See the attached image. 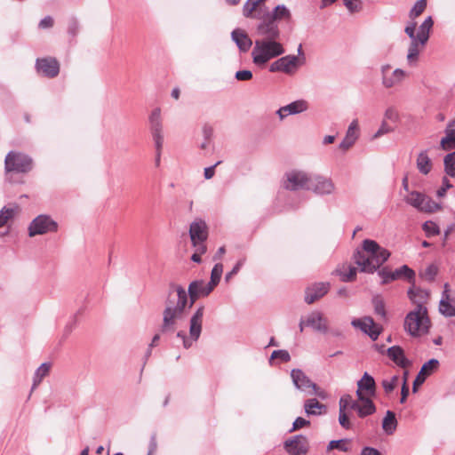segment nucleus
Segmentation results:
<instances>
[{
    "label": "nucleus",
    "mask_w": 455,
    "mask_h": 455,
    "mask_svg": "<svg viewBox=\"0 0 455 455\" xmlns=\"http://www.w3.org/2000/svg\"><path fill=\"white\" fill-rule=\"evenodd\" d=\"M214 288L203 280H196L189 283L188 291L180 284L170 283L165 307L163 312V323L160 327L162 333H172L177 323L184 318L187 308L192 307L201 297H207Z\"/></svg>",
    "instance_id": "1"
},
{
    "label": "nucleus",
    "mask_w": 455,
    "mask_h": 455,
    "mask_svg": "<svg viewBox=\"0 0 455 455\" xmlns=\"http://www.w3.org/2000/svg\"><path fill=\"white\" fill-rule=\"evenodd\" d=\"M390 257V252L371 239L363 242V251L354 252V261L360 267L361 272L373 274Z\"/></svg>",
    "instance_id": "2"
},
{
    "label": "nucleus",
    "mask_w": 455,
    "mask_h": 455,
    "mask_svg": "<svg viewBox=\"0 0 455 455\" xmlns=\"http://www.w3.org/2000/svg\"><path fill=\"white\" fill-rule=\"evenodd\" d=\"M430 327L431 321L427 308L425 306L419 305L405 315L404 331L413 338H419L427 334Z\"/></svg>",
    "instance_id": "3"
},
{
    "label": "nucleus",
    "mask_w": 455,
    "mask_h": 455,
    "mask_svg": "<svg viewBox=\"0 0 455 455\" xmlns=\"http://www.w3.org/2000/svg\"><path fill=\"white\" fill-rule=\"evenodd\" d=\"M284 52L283 45L276 40L257 39L251 51V58L256 66L262 67Z\"/></svg>",
    "instance_id": "4"
},
{
    "label": "nucleus",
    "mask_w": 455,
    "mask_h": 455,
    "mask_svg": "<svg viewBox=\"0 0 455 455\" xmlns=\"http://www.w3.org/2000/svg\"><path fill=\"white\" fill-rule=\"evenodd\" d=\"M204 315V307L200 306L191 315L189 320V337L187 336L184 331L177 332V338L181 339L184 348H190L193 342L199 339L203 329Z\"/></svg>",
    "instance_id": "5"
},
{
    "label": "nucleus",
    "mask_w": 455,
    "mask_h": 455,
    "mask_svg": "<svg viewBox=\"0 0 455 455\" xmlns=\"http://www.w3.org/2000/svg\"><path fill=\"white\" fill-rule=\"evenodd\" d=\"M33 169V159L24 153L10 151L4 159L6 172L27 173Z\"/></svg>",
    "instance_id": "6"
},
{
    "label": "nucleus",
    "mask_w": 455,
    "mask_h": 455,
    "mask_svg": "<svg viewBox=\"0 0 455 455\" xmlns=\"http://www.w3.org/2000/svg\"><path fill=\"white\" fill-rule=\"evenodd\" d=\"M403 200L407 204L421 212L432 213L441 208L440 204L431 197L416 190L409 192L403 197Z\"/></svg>",
    "instance_id": "7"
},
{
    "label": "nucleus",
    "mask_w": 455,
    "mask_h": 455,
    "mask_svg": "<svg viewBox=\"0 0 455 455\" xmlns=\"http://www.w3.org/2000/svg\"><path fill=\"white\" fill-rule=\"evenodd\" d=\"M309 184L310 175L306 172L299 170L286 172L282 180L283 188L290 191L307 190Z\"/></svg>",
    "instance_id": "8"
},
{
    "label": "nucleus",
    "mask_w": 455,
    "mask_h": 455,
    "mask_svg": "<svg viewBox=\"0 0 455 455\" xmlns=\"http://www.w3.org/2000/svg\"><path fill=\"white\" fill-rule=\"evenodd\" d=\"M59 229V224L48 214L36 216L28 226V235L34 237L38 235L55 233Z\"/></svg>",
    "instance_id": "9"
},
{
    "label": "nucleus",
    "mask_w": 455,
    "mask_h": 455,
    "mask_svg": "<svg viewBox=\"0 0 455 455\" xmlns=\"http://www.w3.org/2000/svg\"><path fill=\"white\" fill-rule=\"evenodd\" d=\"M189 236L193 247H198L201 252H206L205 242L208 238V227L204 220L196 219L190 224Z\"/></svg>",
    "instance_id": "10"
},
{
    "label": "nucleus",
    "mask_w": 455,
    "mask_h": 455,
    "mask_svg": "<svg viewBox=\"0 0 455 455\" xmlns=\"http://www.w3.org/2000/svg\"><path fill=\"white\" fill-rule=\"evenodd\" d=\"M378 275L382 278L381 284H387L390 282L398 279L406 280L409 283H414V278L416 276L415 271L407 265H403L394 271L390 270L387 267H385L378 271Z\"/></svg>",
    "instance_id": "11"
},
{
    "label": "nucleus",
    "mask_w": 455,
    "mask_h": 455,
    "mask_svg": "<svg viewBox=\"0 0 455 455\" xmlns=\"http://www.w3.org/2000/svg\"><path fill=\"white\" fill-rule=\"evenodd\" d=\"M148 122L156 151L162 152L164 146V133L161 109L159 108H155L151 112L148 117Z\"/></svg>",
    "instance_id": "12"
},
{
    "label": "nucleus",
    "mask_w": 455,
    "mask_h": 455,
    "mask_svg": "<svg viewBox=\"0 0 455 455\" xmlns=\"http://www.w3.org/2000/svg\"><path fill=\"white\" fill-rule=\"evenodd\" d=\"M301 65L302 62H300L299 57L295 55H285L271 63L269 66V71L272 73L283 72L291 76L295 74Z\"/></svg>",
    "instance_id": "13"
},
{
    "label": "nucleus",
    "mask_w": 455,
    "mask_h": 455,
    "mask_svg": "<svg viewBox=\"0 0 455 455\" xmlns=\"http://www.w3.org/2000/svg\"><path fill=\"white\" fill-rule=\"evenodd\" d=\"M307 190L321 196L331 195L335 190V185L330 178L322 175H310Z\"/></svg>",
    "instance_id": "14"
},
{
    "label": "nucleus",
    "mask_w": 455,
    "mask_h": 455,
    "mask_svg": "<svg viewBox=\"0 0 455 455\" xmlns=\"http://www.w3.org/2000/svg\"><path fill=\"white\" fill-rule=\"evenodd\" d=\"M284 449L290 455H306L308 451V440L302 435H296L284 442Z\"/></svg>",
    "instance_id": "15"
},
{
    "label": "nucleus",
    "mask_w": 455,
    "mask_h": 455,
    "mask_svg": "<svg viewBox=\"0 0 455 455\" xmlns=\"http://www.w3.org/2000/svg\"><path fill=\"white\" fill-rule=\"evenodd\" d=\"M257 33L263 37L262 39L277 41L280 36L278 24L266 15L257 26Z\"/></svg>",
    "instance_id": "16"
},
{
    "label": "nucleus",
    "mask_w": 455,
    "mask_h": 455,
    "mask_svg": "<svg viewBox=\"0 0 455 455\" xmlns=\"http://www.w3.org/2000/svg\"><path fill=\"white\" fill-rule=\"evenodd\" d=\"M36 69L42 76L53 78L59 75L60 64L54 58H42L36 61Z\"/></svg>",
    "instance_id": "17"
},
{
    "label": "nucleus",
    "mask_w": 455,
    "mask_h": 455,
    "mask_svg": "<svg viewBox=\"0 0 455 455\" xmlns=\"http://www.w3.org/2000/svg\"><path fill=\"white\" fill-rule=\"evenodd\" d=\"M439 312L445 317L455 316V297L450 295V285L444 283L441 299L439 301Z\"/></svg>",
    "instance_id": "18"
},
{
    "label": "nucleus",
    "mask_w": 455,
    "mask_h": 455,
    "mask_svg": "<svg viewBox=\"0 0 455 455\" xmlns=\"http://www.w3.org/2000/svg\"><path fill=\"white\" fill-rule=\"evenodd\" d=\"M291 378L295 387L300 391L305 392L307 388H312L313 391L316 392V389H318V386L300 369H292Z\"/></svg>",
    "instance_id": "19"
},
{
    "label": "nucleus",
    "mask_w": 455,
    "mask_h": 455,
    "mask_svg": "<svg viewBox=\"0 0 455 455\" xmlns=\"http://www.w3.org/2000/svg\"><path fill=\"white\" fill-rule=\"evenodd\" d=\"M330 289V283L321 282L313 283L305 291V301L307 304H313L315 300L323 297Z\"/></svg>",
    "instance_id": "20"
},
{
    "label": "nucleus",
    "mask_w": 455,
    "mask_h": 455,
    "mask_svg": "<svg viewBox=\"0 0 455 455\" xmlns=\"http://www.w3.org/2000/svg\"><path fill=\"white\" fill-rule=\"evenodd\" d=\"M306 326L322 333L328 332L327 321L320 311H313L307 315Z\"/></svg>",
    "instance_id": "21"
},
{
    "label": "nucleus",
    "mask_w": 455,
    "mask_h": 455,
    "mask_svg": "<svg viewBox=\"0 0 455 455\" xmlns=\"http://www.w3.org/2000/svg\"><path fill=\"white\" fill-rule=\"evenodd\" d=\"M359 137L358 121L353 120L347 130L346 135L342 141L339 143V148L347 151L356 142Z\"/></svg>",
    "instance_id": "22"
},
{
    "label": "nucleus",
    "mask_w": 455,
    "mask_h": 455,
    "mask_svg": "<svg viewBox=\"0 0 455 455\" xmlns=\"http://www.w3.org/2000/svg\"><path fill=\"white\" fill-rule=\"evenodd\" d=\"M356 396L359 402L362 403H358L357 407V414L360 418H365L367 416L372 415L376 412V406L370 397H367L361 391H356Z\"/></svg>",
    "instance_id": "23"
},
{
    "label": "nucleus",
    "mask_w": 455,
    "mask_h": 455,
    "mask_svg": "<svg viewBox=\"0 0 455 455\" xmlns=\"http://www.w3.org/2000/svg\"><path fill=\"white\" fill-rule=\"evenodd\" d=\"M307 109V102L304 100H295L286 106L281 107L276 114L280 119H283L290 115H296L302 113Z\"/></svg>",
    "instance_id": "24"
},
{
    "label": "nucleus",
    "mask_w": 455,
    "mask_h": 455,
    "mask_svg": "<svg viewBox=\"0 0 455 455\" xmlns=\"http://www.w3.org/2000/svg\"><path fill=\"white\" fill-rule=\"evenodd\" d=\"M411 287H410L407 291L408 298L411 301L418 307L419 305L424 306V303L429 298V291L419 287H416L415 282L410 283Z\"/></svg>",
    "instance_id": "25"
},
{
    "label": "nucleus",
    "mask_w": 455,
    "mask_h": 455,
    "mask_svg": "<svg viewBox=\"0 0 455 455\" xmlns=\"http://www.w3.org/2000/svg\"><path fill=\"white\" fill-rule=\"evenodd\" d=\"M387 355L399 367L406 368L410 365L409 360L404 355L403 349L399 346L388 347Z\"/></svg>",
    "instance_id": "26"
},
{
    "label": "nucleus",
    "mask_w": 455,
    "mask_h": 455,
    "mask_svg": "<svg viewBox=\"0 0 455 455\" xmlns=\"http://www.w3.org/2000/svg\"><path fill=\"white\" fill-rule=\"evenodd\" d=\"M407 76V73L402 68H395L392 73L387 75L381 79L382 85L390 89L401 84Z\"/></svg>",
    "instance_id": "27"
},
{
    "label": "nucleus",
    "mask_w": 455,
    "mask_h": 455,
    "mask_svg": "<svg viewBox=\"0 0 455 455\" xmlns=\"http://www.w3.org/2000/svg\"><path fill=\"white\" fill-rule=\"evenodd\" d=\"M231 37L241 52H247L252 45L251 39L241 29H234L231 33Z\"/></svg>",
    "instance_id": "28"
},
{
    "label": "nucleus",
    "mask_w": 455,
    "mask_h": 455,
    "mask_svg": "<svg viewBox=\"0 0 455 455\" xmlns=\"http://www.w3.org/2000/svg\"><path fill=\"white\" fill-rule=\"evenodd\" d=\"M439 366V361L437 359L432 358L426 362L420 368V371L416 376V382L419 384H423L427 378L430 376L435 371L437 370Z\"/></svg>",
    "instance_id": "29"
},
{
    "label": "nucleus",
    "mask_w": 455,
    "mask_h": 455,
    "mask_svg": "<svg viewBox=\"0 0 455 455\" xmlns=\"http://www.w3.org/2000/svg\"><path fill=\"white\" fill-rule=\"evenodd\" d=\"M445 134L441 140L440 147L443 150H451L455 148V118L447 124Z\"/></svg>",
    "instance_id": "30"
},
{
    "label": "nucleus",
    "mask_w": 455,
    "mask_h": 455,
    "mask_svg": "<svg viewBox=\"0 0 455 455\" xmlns=\"http://www.w3.org/2000/svg\"><path fill=\"white\" fill-rule=\"evenodd\" d=\"M304 409L307 416H319L326 413L327 407L317 399L310 398L305 401Z\"/></svg>",
    "instance_id": "31"
},
{
    "label": "nucleus",
    "mask_w": 455,
    "mask_h": 455,
    "mask_svg": "<svg viewBox=\"0 0 455 455\" xmlns=\"http://www.w3.org/2000/svg\"><path fill=\"white\" fill-rule=\"evenodd\" d=\"M416 165L419 172L423 175H427L431 172L433 164L427 155V150H422L419 153L416 160Z\"/></svg>",
    "instance_id": "32"
},
{
    "label": "nucleus",
    "mask_w": 455,
    "mask_h": 455,
    "mask_svg": "<svg viewBox=\"0 0 455 455\" xmlns=\"http://www.w3.org/2000/svg\"><path fill=\"white\" fill-rule=\"evenodd\" d=\"M266 16L277 23L280 20H290L291 13L284 4H278L272 12L267 13Z\"/></svg>",
    "instance_id": "33"
},
{
    "label": "nucleus",
    "mask_w": 455,
    "mask_h": 455,
    "mask_svg": "<svg viewBox=\"0 0 455 455\" xmlns=\"http://www.w3.org/2000/svg\"><path fill=\"white\" fill-rule=\"evenodd\" d=\"M357 390L363 392V390L368 392L370 395H374L376 390V384L373 377L367 372H364L363 376L357 382Z\"/></svg>",
    "instance_id": "34"
},
{
    "label": "nucleus",
    "mask_w": 455,
    "mask_h": 455,
    "mask_svg": "<svg viewBox=\"0 0 455 455\" xmlns=\"http://www.w3.org/2000/svg\"><path fill=\"white\" fill-rule=\"evenodd\" d=\"M434 25V20L431 16H428L421 23L419 28L418 36L420 45H425L429 38V32Z\"/></svg>",
    "instance_id": "35"
},
{
    "label": "nucleus",
    "mask_w": 455,
    "mask_h": 455,
    "mask_svg": "<svg viewBox=\"0 0 455 455\" xmlns=\"http://www.w3.org/2000/svg\"><path fill=\"white\" fill-rule=\"evenodd\" d=\"M397 427L395 414L392 411H387L382 420V428L387 435H393Z\"/></svg>",
    "instance_id": "36"
},
{
    "label": "nucleus",
    "mask_w": 455,
    "mask_h": 455,
    "mask_svg": "<svg viewBox=\"0 0 455 455\" xmlns=\"http://www.w3.org/2000/svg\"><path fill=\"white\" fill-rule=\"evenodd\" d=\"M50 369V363H44L36 369L33 377L32 390L35 389L41 383L42 379L49 374Z\"/></svg>",
    "instance_id": "37"
},
{
    "label": "nucleus",
    "mask_w": 455,
    "mask_h": 455,
    "mask_svg": "<svg viewBox=\"0 0 455 455\" xmlns=\"http://www.w3.org/2000/svg\"><path fill=\"white\" fill-rule=\"evenodd\" d=\"M419 44H420L419 42H414V43L410 44L407 57H406L408 64L410 66H414L418 61L419 52H420Z\"/></svg>",
    "instance_id": "38"
},
{
    "label": "nucleus",
    "mask_w": 455,
    "mask_h": 455,
    "mask_svg": "<svg viewBox=\"0 0 455 455\" xmlns=\"http://www.w3.org/2000/svg\"><path fill=\"white\" fill-rule=\"evenodd\" d=\"M370 324H373V318L371 316H363L362 318H355L351 321V325L354 328L359 329L362 332L365 333Z\"/></svg>",
    "instance_id": "39"
},
{
    "label": "nucleus",
    "mask_w": 455,
    "mask_h": 455,
    "mask_svg": "<svg viewBox=\"0 0 455 455\" xmlns=\"http://www.w3.org/2000/svg\"><path fill=\"white\" fill-rule=\"evenodd\" d=\"M444 172L450 177H455V151L445 156Z\"/></svg>",
    "instance_id": "40"
},
{
    "label": "nucleus",
    "mask_w": 455,
    "mask_h": 455,
    "mask_svg": "<svg viewBox=\"0 0 455 455\" xmlns=\"http://www.w3.org/2000/svg\"><path fill=\"white\" fill-rule=\"evenodd\" d=\"M358 402L353 400L351 395H345L340 397L339 401V409H343L346 411L347 409L356 411L358 407Z\"/></svg>",
    "instance_id": "41"
},
{
    "label": "nucleus",
    "mask_w": 455,
    "mask_h": 455,
    "mask_svg": "<svg viewBox=\"0 0 455 455\" xmlns=\"http://www.w3.org/2000/svg\"><path fill=\"white\" fill-rule=\"evenodd\" d=\"M15 208L3 207L0 211V228L8 223L9 220H12L15 216Z\"/></svg>",
    "instance_id": "42"
},
{
    "label": "nucleus",
    "mask_w": 455,
    "mask_h": 455,
    "mask_svg": "<svg viewBox=\"0 0 455 455\" xmlns=\"http://www.w3.org/2000/svg\"><path fill=\"white\" fill-rule=\"evenodd\" d=\"M371 302L374 307L375 314L385 319L387 316V312L385 308V303L382 298L380 296H374L372 298Z\"/></svg>",
    "instance_id": "43"
},
{
    "label": "nucleus",
    "mask_w": 455,
    "mask_h": 455,
    "mask_svg": "<svg viewBox=\"0 0 455 455\" xmlns=\"http://www.w3.org/2000/svg\"><path fill=\"white\" fill-rule=\"evenodd\" d=\"M223 273V265L221 263H216L212 267L211 273V280L209 283L214 288L220 281Z\"/></svg>",
    "instance_id": "44"
},
{
    "label": "nucleus",
    "mask_w": 455,
    "mask_h": 455,
    "mask_svg": "<svg viewBox=\"0 0 455 455\" xmlns=\"http://www.w3.org/2000/svg\"><path fill=\"white\" fill-rule=\"evenodd\" d=\"M427 7V0H418L409 12V17L411 20L419 17Z\"/></svg>",
    "instance_id": "45"
},
{
    "label": "nucleus",
    "mask_w": 455,
    "mask_h": 455,
    "mask_svg": "<svg viewBox=\"0 0 455 455\" xmlns=\"http://www.w3.org/2000/svg\"><path fill=\"white\" fill-rule=\"evenodd\" d=\"M347 439H339V440H332L329 443L327 446V450H334L337 449L340 451H347L349 447L347 445Z\"/></svg>",
    "instance_id": "46"
},
{
    "label": "nucleus",
    "mask_w": 455,
    "mask_h": 455,
    "mask_svg": "<svg viewBox=\"0 0 455 455\" xmlns=\"http://www.w3.org/2000/svg\"><path fill=\"white\" fill-rule=\"evenodd\" d=\"M438 273V268L435 265H429L420 273V276L428 282H433Z\"/></svg>",
    "instance_id": "47"
},
{
    "label": "nucleus",
    "mask_w": 455,
    "mask_h": 455,
    "mask_svg": "<svg viewBox=\"0 0 455 455\" xmlns=\"http://www.w3.org/2000/svg\"><path fill=\"white\" fill-rule=\"evenodd\" d=\"M382 326L375 323V322L373 321V324L369 325L364 334L368 335L371 340L375 341L378 339L379 336L382 332Z\"/></svg>",
    "instance_id": "48"
},
{
    "label": "nucleus",
    "mask_w": 455,
    "mask_h": 455,
    "mask_svg": "<svg viewBox=\"0 0 455 455\" xmlns=\"http://www.w3.org/2000/svg\"><path fill=\"white\" fill-rule=\"evenodd\" d=\"M422 228L427 236H434L440 233L437 224L430 220L426 221Z\"/></svg>",
    "instance_id": "49"
},
{
    "label": "nucleus",
    "mask_w": 455,
    "mask_h": 455,
    "mask_svg": "<svg viewBox=\"0 0 455 455\" xmlns=\"http://www.w3.org/2000/svg\"><path fill=\"white\" fill-rule=\"evenodd\" d=\"M275 358H279L282 362L287 363L291 360V355L287 350L279 349L272 352L270 362Z\"/></svg>",
    "instance_id": "50"
},
{
    "label": "nucleus",
    "mask_w": 455,
    "mask_h": 455,
    "mask_svg": "<svg viewBox=\"0 0 455 455\" xmlns=\"http://www.w3.org/2000/svg\"><path fill=\"white\" fill-rule=\"evenodd\" d=\"M398 379H399V378L396 375L393 376L390 379H384L382 381V387H383L385 392L386 393L392 392L395 388Z\"/></svg>",
    "instance_id": "51"
},
{
    "label": "nucleus",
    "mask_w": 455,
    "mask_h": 455,
    "mask_svg": "<svg viewBox=\"0 0 455 455\" xmlns=\"http://www.w3.org/2000/svg\"><path fill=\"white\" fill-rule=\"evenodd\" d=\"M344 5L350 12H356L362 9L361 0H343Z\"/></svg>",
    "instance_id": "52"
},
{
    "label": "nucleus",
    "mask_w": 455,
    "mask_h": 455,
    "mask_svg": "<svg viewBox=\"0 0 455 455\" xmlns=\"http://www.w3.org/2000/svg\"><path fill=\"white\" fill-rule=\"evenodd\" d=\"M417 23L411 22L410 25L405 27L404 32L411 38V43L419 42L418 34L415 35Z\"/></svg>",
    "instance_id": "53"
},
{
    "label": "nucleus",
    "mask_w": 455,
    "mask_h": 455,
    "mask_svg": "<svg viewBox=\"0 0 455 455\" xmlns=\"http://www.w3.org/2000/svg\"><path fill=\"white\" fill-rule=\"evenodd\" d=\"M258 6V4H256L253 0H247L246 3L243 4V14L244 17L249 18L251 16L253 11Z\"/></svg>",
    "instance_id": "54"
},
{
    "label": "nucleus",
    "mask_w": 455,
    "mask_h": 455,
    "mask_svg": "<svg viewBox=\"0 0 455 455\" xmlns=\"http://www.w3.org/2000/svg\"><path fill=\"white\" fill-rule=\"evenodd\" d=\"M339 423L345 429H350L352 427L349 419L343 409L339 410Z\"/></svg>",
    "instance_id": "55"
},
{
    "label": "nucleus",
    "mask_w": 455,
    "mask_h": 455,
    "mask_svg": "<svg viewBox=\"0 0 455 455\" xmlns=\"http://www.w3.org/2000/svg\"><path fill=\"white\" fill-rule=\"evenodd\" d=\"M393 132V128H391L386 121H383L380 124V127L378 131L373 134L372 139H378L387 133Z\"/></svg>",
    "instance_id": "56"
},
{
    "label": "nucleus",
    "mask_w": 455,
    "mask_h": 455,
    "mask_svg": "<svg viewBox=\"0 0 455 455\" xmlns=\"http://www.w3.org/2000/svg\"><path fill=\"white\" fill-rule=\"evenodd\" d=\"M79 28H80V26H79L77 20L71 19L68 23V33L71 36L75 37L77 36V34L79 32Z\"/></svg>",
    "instance_id": "57"
},
{
    "label": "nucleus",
    "mask_w": 455,
    "mask_h": 455,
    "mask_svg": "<svg viewBox=\"0 0 455 455\" xmlns=\"http://www.w3.org/2000/svg\"><path fill=\"white\" fill-rule=\"evenodd\" d=\"M357 269L355 267H349L347 273H341L340 277L343 282H351L355 278Z\"/></svg>",
    "instance_id": "58"
},
{
    "label": "nucleus",
    "mask_w": 455,
    "mask_h": 455,
    "mask_svg": "<svg viewBox=\"0 0 455 455\" xmlns=\"http://www.w3.org/2000/svg\"><path fill=\"white\" fill-rule=\"evenodd\" d=\"M310 424V421L304 419V418H301V417H298L293 424H292V427L290 429V432H293L295 430H298L299 428H302L304 427H307Z\"/></svg>",
    "instance_id": "59"
},
{
    "label": "nucleus",
    "mask_w": 455,
    "mask_h": 455,
    "mask_svg": "<svg viewBox=\"0 0 455 455\" xmlns=\"http://www.w3.org/2000/svg\"><path fill=\"white\" fill-rule=\"evenodd\" d=\"M452 188V184L448 180L447 177H443L442 180V186L438 188L436 194L438 196L442 197L445 195L447 189Z\"/></svg>",
    "instance_id": "60"
},
{
    "label": "nucleus",
    "mask_w": 455,
    "mask_h": 455,
    "mask_svg": "<svg viewBox=\"0 0 455 455\" xmlns=\"http://www.w3.org/2000/svg\"><path fill=\"white\" fill-rule=\"evenodd\" d=\"M238 81H249L252 78V73L250 70H239L235 75Z\"/></svg>",
    "instance_id": "61"
},
{
    "label": "nucleus",
    "mask_w": 455,
    "mask_h": 455,
    "mask_svg": "<svg viewBox=\"0 0 455 455\" xmlns=\"http://www.w3.org/2000/svg\"><path fill=\"white\" fill-rule=\"evenodd\" d=\"M384 117L392 122H396L399 118V116H398V113L395 110V108L393 107H390V108H387V110L385 111Z\"/></svg>",
    "instance_id": "62"
},
{
    "label": "nucleus",
    "mask_w": 455,
    "mask_h": 455,
    "mask_svg": "<svg viewBox=\"0 0 455 455\" xmlns=\"http://www.w3.org/2000/svg\"><path fill=\"white\" fill-rule=\"evenodd\" d=\"M243 263H244V259L238 260L237 263L232 268V270L226 274L225 279L227 282L239 272V270L242 267V266L243 265Z\"/></svg>",
    "instance_id": "63"
},
{
    "label": "nucleus",
    "mask_w": 455,
    "mask_h": 455,
    "mask_svg": "<svg viewBox=\"0 0 455 455\" xmlns=\"http://www.w3.org/2000/svg\"><path fill=\"white\" fill-rule=\"evenodd\" d=\"M53 19L51 16H45L39 22L38 27L42 29L50 28L53 26Z\"/></svg>",
    "instance_id": "64"
}]
</instances>
